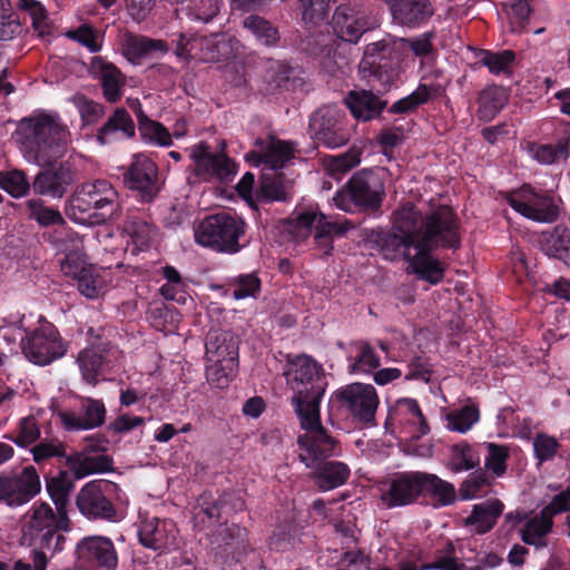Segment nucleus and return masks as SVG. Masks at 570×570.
Here are the masks:
<instances>
[{
  "instance_id": "1",
  "label": "nucleus",
  "mask_w": 570,
  "mask_h": 570,
  "mask_svg": "<svg viewBox=\"0 0 570 570\" xmlns=\"http://www.w3.org/2000/svg\"><path fill=\"white\" fill-rule=\"evenodd\" d=\"M459 245L458 220L452 209L445 206L436 208L428 218L424 236L410 238L409 235L393 230L381 239L384 258L393 261L403 256L412 273L431 284L443 278L444 268L430 253L438 247Z\"/></svg>"
},
{
  "instance_id": "2",
  "label": "nucleus",
  "mask_w": 570,
  "mask_h": 570,
  "mask_svg": "<svg viewBox=\"0 0 570 570\" xmlns=\"http://www.w3.org/2000/svg\"><path fill=\"white\" fill-rule=\"evenodd\" d=\"M433 38L432 32H424L413 38H386L368 43L358 67L362 78L377 91L386 90L410 67V51L421 62L433 55Z\"/></svg>"
},
{
  "instance_id": "3",
  "label": "nucleus",
  "mask_w": 570,
  "mask_h": 570,
  "mask_svg": "<svg viewBox=\"0 0 570 570\" xmlns=\"http://www.w3.org/2000/svg\"><path fill=\"white\" fill-rule=\"evenodd\" d=\"M16 135L23 158L48 166L65 156L71 141L68 126L57 111L38 109L19 120Z\"/></svg>"
},
{
  "instance_id": "4",
  "label": "nucleus",
  "mask_w": 570,
  "mask_h": 570,
  "mask_svg": "<svg viewBox=\"0 0 570 570\" xmlns=\"http://www.w3.org/2000/svg\"><path fill=\"white\" fill-rule=\"evenodd\" d=\"M68 529L66 512L53 511L48 503H35L26 515L22 539L38 550L55 554L62 550L63 531Z\"/></svg>"
},
{
  "instance_id": "5",
  "label": "nucleus",
  "mask_w": 570,
  "mask_h": 570,
  "mask_svg": "<svg viewBox=\"0 0 570 570\" xmlns=\"http://www.w3.org/2000/svg\"><path fill=\"white\" fill-rule=\"evenodd\" d=\"M117 198L116 189L107 180L87 183L71 196L66 214L80 225L99 224L112 215Z\"/></svg>"
},
{
  "instance_id": "6",
  "label": "nucleus",
  "mask_w": 570,
  "mask_h": 570,
  "mask_svg": "<svg viewBox=\"0 0 570 570\" xmlns=\"http://www.w3.org/2000/svg\"><path fill=\"white\" fill-rule=\"evenodd\" d=\"M304 433L297 438L298 458L306 468H314L328 458L340 454L341 448L334 436L321 425L320 409L308 405L307 410L298 407L296 413Z\"/></svg>"
},
{
  "instance_id": "7",
  "label": "nucleus",
  "mask_w": 570,
  "mask_h": 570,
  "mask_svg": "<svg viewBox=\"0 0 570 570\" xmlns=\"http://www.w3.org/2000/svg\"><path fill=\"white\" fill-rule=\"evenodd\" d=\"M285 376L294 392L293 405L296 413L298 407L304 411L308 405L320 409L324 394L321 365L307 355H299L288 363Z\"/></svg>"
},
{
  "instance_id": "8",
  "label": "nucleus",
  "mask_w": 570,
  "mask_h": 570,
  "mask_svg": "<svg viewBox=\"0 0 570 570\" xmlns=\"http://www.w3.org/2000/svg\"><path fill=\"white\" fill-rule=\"evenodd\" d=\"M244 232L242 219L220 213L205 218L195 228V240L200 246L234 254L240 248L238 239Z\"/></svg>"
},
{
  "instance_id": "9",
  "label": "nucleus",
  "mask_w": 570,
  "mask_h": 570,
  "mask_svg": "<svg viewBox=\"0 0 570 570\" xmlns=\"http://www.w3.org/2000/svg\"><path fill=\"white\" fill-rule=\"evenodd\" d=\"M384 196L381 179L372 171L355 174L344 188L338 190L333 200L337 208L353 213L357 209L377 208Z\"/></svg>"
},
{
  "instance_id": "10",
  "label": "nucleus",
  "mask_w": 570,
  "mask_h": 570,
  "mask_svg": "<svg viewBox=\"0 0 570 570\" xmlns=\"http://www.w3.org/2000/svg\"><path fill=\"white\" fill-rule=\"evenodd\" d=\"M288 230L297 242L306 239L314 233L315 240L325 254L332 249V236L342 233L337 224L320 213L316 207L297 212L289 223Z\"/></svg>"
},
{
  "instance_id": "11",
  "label": "nucleus",
  "mask_w": 570,
  "mask_h": 570,
  "mask_svg": "<svg viewBox=\"0 0 570 570\" xmlns=\"http://www.w3.org/2000/svg\"><path fill=\"white\" fill-rule=\"evenodd\" d=\"M194 175L203 181H228L236 173V164L224 153H214L205 142L188 149Z\"/></svg>"
},
{
  "instance_id": "12",
  "label": "nucleus",
  "mask_w": 570,
  "mask_h": 570,
  "mask_svg": "<svg viewBox=\"0 0 570 570\" xmlns=\"http://www.w3.org/2000/svg\"><path fill=\"white\" fill-rule=\"evenodd\" d=\"M21 346L24 356L38 365H47L66 353L58 331L49 322H40L33 332L22 338Z\"/></svg>"
},
{
  "instance_id": "13",
  "label": "nucleus",
  "mask_w": 570,
  "mask_h": 570,
  "mask_svg": "<svg viewBox=\"0 0 570 570\" xmlns=\"http://www.w3.org/2000/svg\"><path fill=\"white\" fill-rule=\"evenodd\" d=\"M570 510V487L560 492L553 500L544 507L540 514L529 519L521 529V540L535 549H542L548 546V534L552 530L553 517L558 513Z\"/></svg>"
},
{
  "instance_id": "14",
  "label": "nucleus",
  "mask_w": 570,
  "mask_h": 570,
  "mask_svg": "<svg viewBox=\"0 0 570 570\" xmlns=\"http://www.w3.org/2000/svg\"><path fill=\"white\" fill-rule=\"evenodd\" d=\"M379 490L387 508L411 504L422 495L421 472L394 473L380 483Z\"/></svg>"
},
{
  "instance_id": "15",
  "label": "nucleus",
  "mask_w": 570,
  "mask_h": 570,
  "mask_svg": "<svg viewBox=\"0 0 570 570\" xmlns=\"http://www.w3.org/2000/svg\"><path fill=\"white\" fill-rule=\"evenodd\" d=\"M507 200L515 212L534 222L552 223L558 216L552 198L534 191L530 186L510 193Z\"/></svg>"
},
{
  "instance_id": "16",
  "label": "nucleus",
  "mask_w": 570,
  "mask_h": 570,
  "mask_svg": "<svg viewBox=\"0 0 570 570\" xmlns=\"http://www.w3.org/2000/svg\"><path fill=\"white\" fill-rule=\"evenodd\" d=\"M176 52L179 57L213 62L228 58L232 55V45L223 35L210 37L180 35Z\"/></svg>"
},
{
  "instance_id": "17",
  "label": "nucleus",
  "mask_w": 570,
  "mask_h": 570,
  "mask_svg": "<svg viewBox=\"0 0 570 570\" xmlns=\"http://www.w3.org/2000/svg\"><path fill=\"white\" fill-rule=\"evenodd\" d=\"M338 399L354 419L363 423L374 421L380 399L373 385L348 384L338 391Z\"/></svg>"
},
{
  "instance_id": "18",
  "label": "nucleus",
  "mask_w": 570,
  "mask_h": 570,
  "mask_svg": "<svg viewBox=\"0 0 570 570\" xmlns=\"http://www.w3.org/2000/svg\"><path fill=\"white\" fill-rule=\"evenodd\" d=\"M294 157V147L291 142L275 137L259 138L255 148L245 158L262 171H278Z\"/></svg>"
},
{
  "instance_id": "19",
  "label": "nucleus",
  "mask_w": 570,
  "mask_h": 570,
  "mask_svg": "<svg viewBox=\"0 0 570 570\" xmlns=\"http://www.w3.org/2000/svg\"><path fill=\"white\" fill-rule=\"evenodd\" d=\"M76 552L81 563L95 570H116L118 567L116 548L107 537H85L78 542Z\"/></svg>"
},
{
  "instance_id": "20",
  "label": "nucleus",
  "mask_w": 570,
  "mask_h": 570,
  "mask_svg": "<svg viewBox=\"0 0 570 570\" xmlns=\"http://www.w3.org/2000/svg\"><path fill=\"white\" fill-rule=\"evenodd\" d=\"M110 487V483L104 480L86 483L77 497L79 511L89 519L116 520V509L105 495Z\"/></svg>"
},
{
  "instance_id": "21",
  "label": "nucleus",
  "mask_w": 570,
  "mask_h": 570,
  "mask_svg": "<svg viewBox=\"0 0 570 570\" xmlns=\"http://www.w3.org/2000/svg\"><path fill=\"white\" fill-rule=\"evenodd\" d=\"M40 491V479L33 466H27L18 476L0 475V502L21 505Z\"/></svg>"
},
{
  "instance_id": "22",
  "label": "nucleus",
  "mask_w": 570,
  "mask_h": 570,
  "mask_svg": "<svg viewBox=\"0 0 570 570\" xmlns=\"http://www.w3.org/2000/svg\"><path fill=\"white\" fill-rule=\"evenodd\" d=\"M117 356L116 350L102 344L80 351L77 363L82 380L90 385H96L100 377H105L114 368Z\"/></svg>"
},
{
  "instance_id": "23",
  "label": "nucleus",
  "mask_w": 570,
  "mask_h": 570,
  "mask_svg": "<svg viewBox=\"0 0 570 570\" xmlns=\"http://www.w3.org/2000/svg\"><path fill=\"white\" fill-rule=\"evenodd\" d=\"M85 239L72 232H61L53 239L58 250L65 254L60 262L61 272L72 279H77L92 264L87 262L85 254Z\"/></svg>"
},
{
  "instance_id": "24",
  "label": "nucleus",
  "mask_w": 570,
  "mask_h": 570,
  "mask_svg": "<svg viewBox=\"0 0 570 570\" xmlns=\"http://www.w3.org/2000/svg\"><path fill=\"white\" fill-rule=\"evenodd\" d=\"M177 535L176 524L168 519L156 517L141 519L138 528L140 543L154 551L164 552L175 546Z\"/></svg>"
},
{
  "instance_id": "25",
  "label": "nucleus",
  "mask_w": 570,
  "mask_h": 570,
  "mask_svg": "<svg viewBox=\"0 0 570 570\" xmlns=\"http://www.w3.org/2000/svg\"><path fill=\"white\" fill-rule=\"evenodd\" d=\"M59 417L67 430H91L104 424L106 407L100 400L81 397L78 411H62L59 413Z\"/></svg>"
},
{
  "instance_id": "26",
  "label": "nucleus",
  "mask_w": 570,
  "mask_h": 570,
  "mask_svg": "<svg viewBox=\"0 0 570 570\" xmlns=\"http://www.w3.org/2000/svg\"><path fill=\"white\" fill-rule=\"evenodd\" d=\"M525 150L529 157L543 166L566 163L570 156V124L562 126L557 136V141L528 142Z\"/></svg>"
},
{
  "instance_id": "27",
  "label": "nucleus",
  "mask_w": 570,
  "mask_h": 570,
  "mask_svg": "<svg viewBox=\"0 0 570 570\" xmlns=\"http://www.w3.org/2000/svg\"><path fill=\"white\" fill-rule=\"evenodd\" d=\"M206 357L209 364H223L227 371L238 366V340L230 332L212 331L206 342Z\"/></svg>"
},
{
  "instance_id": "28",
  "label": "nucleus",
  "mask_w": 570,
  "mask_h": 570,
  "mask_svg": "<svg viewBox=\"0 0 570 570\" xmlns=\"http://www.w3.org/2000/svg\"><path fill=\"white\" fill-rule=\"evenodd\" d=\"M333 29L342 40L356 43L370 29L366 12L350 4H341L333 14Z\"/></svg>"
},
{
  "instance_id": "29",
  "label": "nucleus",
  "mask_w": 570,
  "mask_h": 570,
  "mask_svg": "<svg viewBox=\"0 0 570 570\" xmlns=\"http://www.w3.org/2000/svg\"><path fill=\"white\" fill-rule=\"evenodd\" d=\"M390 419L400 426L409 428L413 438H421L430 432V426L415 399L401 397L390 409Z\"/></svg>"
},
{
  "instance_id": "30",
  "label": "nucleus",
  "mask_w": 570,
  "mask_h": 570,
  "mask_svg": "<svg viewBox=\"0 0 570 570\" xmlns=\"http://www.w3.org/2000/svg\"><path fill=\"white\" fill-rule=\"evenodd\" d=\"M126 181L131 189L139 190L144 198L151 199L158 191L157 166L146 155H135Z\"/></svg>"
},
{
  "instance_id": "31",
  "label": "nucleus",
  "mask_w": 570,
  "mask_h": 570,
  "mask_svg": "<svg viewBox=\"0 0 570 570\" xmlns=\"http://www.w3.org/2000/svg\"><path fill=\"white\" fill-rule=\"evenodd\" d=\"M167 51L168 47L163 40L132 33L125 35L122 39L124 56L132 63H140L144 59L163 56Z\"/></svg>"
},
{
  "instance_id": "32",
  "label": "nucleus",
  "mask_w": 570,
  "mask_h": 570,
  "mask_svg": "<svg viewBox=\"0 0 570 570\" xmlns=\"http://www.w3.org/2000/svg\"><path fill=\"white\" fill-rule=\"evenodd\" d=\"M435 210L436 209L432 210L429 215L423 217L421 210H419L413 203L407 202L393 213L392 228L393 230L409 235L410 238L422 237L425 232V223Z\"/></svg>"
},
{
  "instance_id": "33",
  "label": "nucleus",
  "mask_w": 570,
  "mask_h": 570,
  "mask_svg": "<svg viewBox=\"0 0 570 570\" xmlns=\"http://www.w3.org/2000/svg\"><path fill=\"white\" fill-rule=\"evenodd\" d=\"M91 70L101 82L105 98L111 102L117 101L125 86V78L120 70L100 57L92 59Z\"/></svg>"
},
{
  "instance_id": "34",
  "label": "nucleus",
  "mask_w": 570,
  "mask_h": 570,
  "mask_svg": "<svg viewBox=\"0 0 570 570\" xmlns=\"http://www.w3.org/2000/svg\"><path fill=\"white\" fill-rule=\"evenodd\" d=\"M121 236L125 238L127 249L136 255L149 246L155 236V230L146 219L134 215L127 217Z\"/></svg>"
},
{
  "instance_id": "35",
  "label": "nucleus",
  "mask_w": 570,
  "mask_h": 570,
  "mask_svg": "<svg viewBox=\"0 0 570 570\" xmlns=\"http://www.w3.org/2000/svg\"><path fill=\"white\" fill-rule=\"evenodd\" d=\"M72 177L68 169L62 167L53 170H43L33 180V190L40 195L60 198L71 184Z\"/></svg>"
},
{
  "instance_id": "36",
  "label": "nucleus",
  "mask_w": 570,
  "mask_h": 570,
  "mask_svg": "<svg viewBox=\"0 0 570 570\" xmlns=\"http://www.w3.org/2000/svg\"><path fill=\"white\" fill-rule=\"evenodd\" d=\"M309 469L313 470L312 478L322 491L343 485L350 476L348 466L338 461H325Z\"/></svg>"
},
{
  "instance_id": "37",
  "label": "nucleus",
  "mask_w": 570,
  "mask_h": 570,
  "mask_svg": "<svg viewBox=\"0 0 570 570\" xmlns=\"http://www.w3.org/2000/svg\"><path fill=\"white\" fill-rule=\"evenodd\" d=\"M479 406L469 401L461 407L450 409L442 414L444 428L450 432L465 434L480 421Z\"/></svg>"
},
{
  "instance_id": "38",
  "label": "nucleus",
  "mask_w": 570,
  "mask_h": 570,
  "mask_svg": "<svg viewBox=\"0 0 570 570\" xmlns=\"http://www.w3.org/2000/svg\"><path fill=\"white\" fill-rule=\"evenodd\" d=\"M345 104L352 115L360 120H370L380 115L384 102L374 94L366 90H354L345 98Z\"/></svg>"
},
{
  "instance_id": "39",
  "label": "nucleus",
  "mask_w": 570,
  "mask_h": 570,
  "mask_svg": "<svg viewBox=\"0 0 570 570\" xmlns=\"http://www.w3.org/2000/svg\"><path fill=\"white\" fill-rule=\"evenodd\" d=\"M348 372L351 374H372L381 365L380 356L367 342H355L351 345Z\"/></svg>"
},
{
  "instance_id": "40",
  "label": "nucleus",
  "mask_w": 570,
  "mask_h": 570,
  "mask_svg": "<svg viewBox=\"0 0 570 570\" xmlns=\"http://www.w3.org/2000/svg\"><path fill=\"white\" fill-rule=\"evenodd\" d=\"M540 246L546 255L558 258L570 266V230L558 226L542 234Z\"/></svg>"
},
{
  "instance_id": "41",
  "label": "nucleus",
  "mask_w": 570,
  "mask_h": 570,
  "mask_svg": "<svg viewBox=\"0 0 570 570\" xmlns=\"http://www.w3.org/2000/svg\"><path fill=\"white\" fill-rule=\"evenodd\" d=\"M422 494L429 495L435 507H445L455 501L454 485L435 474L421 472Z\"/></svg>"
},
{
  "instance_id": "42",
  "label": "nucleus",
  "mask_w": 570,
  "mask_h": 570,
  "mask_svg": "<svg viewBox=\"0 0 570 570\" xmlns=\"http://www.w3.org/2000/svg\"><path fill=\"white\" fill-rule=\"evenodd\" d=\"M502 512L503 503L499 500L475 504L472 513L466 518V524L471 525L478 533L489 532Z\"/></svg>"
},
{
  "instance_id": "43",
  "label": "nucleus",
  "mask_w": 570,
  "mask_h": 570,
  "mask_svg": "<svg viewBox=\"0 0 570 570\" xmlns=\"http://www.w3.org/2000/svg\"><path fill=\"white\" fill-rule=\"evenodd\" d=\"M432 14L429 0H402L393 7V17L405 26H416Z\"/></svg>"
},
{
  "instance_id": "44",
  "label": "nucleus",
  "mask_w": 570,
  "mask_h": 570,
  "mask_svg": "<svg viewBox=\"0 0 570 570\" xmlns=\"http://www.w3.org/2000/svg\"><path fill=\"white\" fill-rule=\"evenodd\" d=\"M67 462L78 479L110 469V461L105 455H87L82 452H77L69 455Z\"/></svg>"
},
{
  "instance_id": "45",
  "label": "nucleus",
  "mask_w": 570,
  "mask_h": 570,
  "mask_svg": "<svg viewBox=\"0 0 570 570\" xmlns=\"http://www.w3.org/2000/svg\"><path fill=\"white\" fill-rule=\"evenodd\" d=\"M508 99L504 88L492 86L485 88L479 97L480 118L484 121L492 120L497 114L503 108Z\"/></svg>"
},
{
  "instance_id": "46",
  "label": "nucleus",
  "mask_w": 570,
  "mask_h": 570,
  "mask_svg": "<svg viewBox=\"0 0 570 570\" xmlns=\"http://www.w3.org/2000/svg\"><path fill=\"white\" fill-rule=\"evenodd\" d=\"M135 132V125L130 115L125 109H118L101 128L98 138L105 144L111 140V136L120 134L121 137H130Z\"/></svg>"
},
{
  "instance_id": "47",
  "label": "nucleus",
  "mask_w": 570,
  "mask_h": 570,
  "mask_svg": "<svg viewBox=\"0 0 570 570\" xmlns=\"http://www.w3.org/2000/svg\"><path fill=\"white\" fill-rule=\"evenodd\" d=\"M243 27L264 46H274L279 40L278 31L273 24L259 16H248L243 20Z\"/></svg>"
},
{
  "instance_id": "48",
  "label": "nucleus",
  "mask_w": 570,
  "mask_h": 570,
  "mask_svg": "<svg viewBox=\"0 0 570 570\" xmlns=\"http://www.w3.org/2000/svg\"><path fill=\"white\" fill-rule=\"evenodd\" d=\"M479 453L466 442H460L450 448L449 466L452 471H469L479 465Z\"/></svg>"
},
{
  "instance_id": "49",
  "label": "nucleus",
  "mask_w": 570,
  "mask_h": 570,
  "mask_svg": "<svg viewBox=\"0 0 570 570\" xmlns=\"http://www.w3.org/2000/svg\"><path fill=\"white\" fill-rule=\"evenodd\" d=\"M76 281L78 291L87 298H98L106 291V281L101 272L94 265L87 268Z\"/></svg>"
},
{
  "instance_id": "50",
  "label": "nucleus",
  "mask_w": 570,
  "mask_h": 570,
  "mask_svg": "<svg viewBox=\"0 0 570 570\" xmlns=\"http://www.w3.org/2000/svg\"><path fill=\"white\" fill-rule=\"evenodd\" d=\"M287 186L283 175L277 171H263L261 180V197L267 202L285 200Z\"/></svg>"
},
{
  "instance_id": "51",
  "label": "nucleus",
  "mask_w": 570,
  "mask_h": 570,
  "mask_svg": "<svg viewBox=\"0 0 570 570\" xmlns=\"http://www.w3.org/2000/svg\"><path fill=\"white\" fill-rule=\"evenodd\" d=\"M163 274L166 278V283L160 287L161 295L166 299L185 304L187 301V294L179 273L174 267L166 266L164 267Z\"/></svg>"
},
{
  "instance_id": "52",
  "label": "nucleus",
  "mask_w": 570,
  "mask_h": 570,
  "mask_svg": "<svg viewBox=\"0 0 570 570\" xmlns=\"http://www.w3.org/2000/svg\"><path fill=\"white\" fill-rule=\"evenodd\" d=\"M17 6L26 10L32 21V26L39 36H47L51 31V24L45 7L37 0H18Z\"/></svg>"
},
{
  "instance_id": "53",
  "label": "nucleus",
  "mask_w": 570,
  "mask_h": 570,
  "mask_svg": "<svg viewBox=\"0 0 570 570\" xmlns=\"http://www.w3.org/2000/svg\"><path fill=\"white\" fill-rule=\"evenodd\" d=\"M484 446L488 451L484 458L487 470L491 471L497 476L503 475L507 471V460L509 458L508 446L492 442L484 443Z\"/></svg>"
},
{
  "instance_id": "54",
  "label": "nucleus",
  "mask_w": 570,
  "mask_h": 570,
  "mask_svg": "<svg viewBox=\"0 0 570 570\" xmlns=\"http://www.w3.org/2000/svg\"><path fill=\"white\" fill-rule=\"evenodd\" d=\"M515 55L511 50L500 52L484 51L481 62L494 75L510 73Z\"/></svg>"
},
{
  "instance_id": "55",
  "label": "nucleus",
  "mask_w": 570,
  "mask_h": 570,
  "mask_svg": "<svg viewBox=\"0 0 570 570\" xmlns=\"http://www.w3.org/2000/svg\"><path fill=\"white\" fill-rule=\"evenodd\" d=\"M0 188L12 197L19 198L27 195L30 189V185L22 171L11 170L0 173Z\"/></svg>"
},
{
  "instance_id": "56",
  "label": "nucleus",
  "mask_w": 570,
  "mask_h": 570,
  "mask_svg": "<svg viewBox=\"0 0 570 570\" xmlns=\"http://www.w3.org/2000/svg\"><path fill=\"white\" fill-rule=\"evenodd\" d=\"M306 23L318 24L327 19L330 0H298Z\"/></svg>"
},
{
  "instance_id": "57",
  "label": "nucleus",
  "mask_w": 570,
  "mask_h": 570,
  "mask_svg": "<svg viewBox=\"0 0 570 570\" xmlns=\"http://www.w3.org/2000/svg\"><path fill=\"white\" fill-rule=\"evenodd\" d=\"M139 131L141 137L150 142L159 146H169L171 144V135L159 122L149 119L141 120Z\"/></svg>"
},
{
  "instance_id": "58",
  "label": "nucleus",
  "mask_w": 570,
  "mask_h": 570,
  "mask_svg": "<svg viewBox=\"0 0 570 570\" xmlns=\"http://www.w3.org/2000/svg\"><path fill=\"white\" fill-rule=\"evenodd\" d=\"M309 126L315 134H320L323 129L330 130L341 126L340 111L334 107H324L318 109L309 120Z\"/></svg>"
},
{
  "instance_id": "59",
  "label": "nucleus",
  "mask_w": 570,
  "mask_h": 570,
  "mask_svg": "<svg viewBox=\"0 0 570 570\" xmlns=\"http://www.w3.org/2000/svg\"><path fill=\"white\" fill-rule=\"evenodd\" d=\"M28 207L30 210V217L42 226L65 223L61 214L57 209L47 207L38 200H30L28 203Z\"/></svg>"
},
{
  "instance_id": "60",
  "label": "nucleus",
  "mask_w": 570,
  "mask_h": 570,
  "mask_svg": "<svg viewBox=\"0 0 570 570\" xmlns=\"http://www.w3.org/2000/svg\"><path fill=\"white\" fill-rule=\"evenodd\" d=\"M20 23L8 0H0V40H9L19 33Z\"/></svg>"
},
{
  "instance_id": "61",
  "label": "nucleus",
  "mask_w": 570,
  "mask_h": 570,
  "mask_svg": "<svg viewBox=\"0 0 570 570\" xmlns=\"http://www.w3.org/2000/svg\"><path fill=\"white\" fill-rule=\"evenodd\" d=\"M432 95V88L428 85H420L415 91H413L411 95L400 99L396 101L392 110L395 112H406L419 105H422L426 102Z\"/></svg>"
},
{
  "instance_id": "62",
  "label": "nucleus",
  "mask_w": 570,
  "mask_h": 570,
  "mask_svg": "<svg viewBox=\"0 0 570 570\" xmlns=\"http://www.w3.org/2000/svg\"><path fill=\"white\" fill-rule=\"evenodd\" d=\"M47 491L58 512H66V504L70 491L69 484L61 478H51L47 481Z\"/></svg>"
},
{
  "instance_id": "63",
  "label": "nucleus",
  "mask_w": 570,
  "mask_h": 570,
  "mask_svg": "<svg viewBox=\"0 0 570 570\" xmlns=\"http://www.w3.org/2000/svg\"><path fill=\"white\" fill-rule=\"evenodd\" d=\"M67 37L87 47L91 52H97L101 48L99 33L88 24L68 31Z\"/></svg>"
},
{
  "instance_id": "64",
  "label": "nucleus",
  "mask_w": 570,
  "mask_h": 570,
  "mask_svg": "<svg viewBox=\"0 0 570 570\" xmlns=\"http://www.w3.org/2000/svg\"><path fill=\"white\" fill-rule=\"evenodd\" d=\"M558 449V441L548 434H539L533 440L534 455L540 462L553 459Z\"/></svg>"
}]
</instances>
